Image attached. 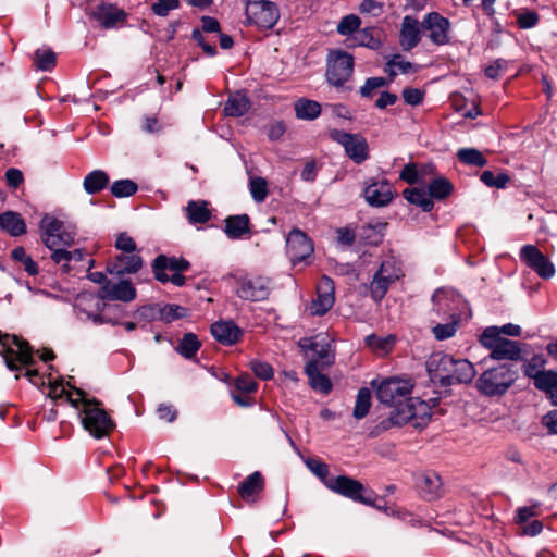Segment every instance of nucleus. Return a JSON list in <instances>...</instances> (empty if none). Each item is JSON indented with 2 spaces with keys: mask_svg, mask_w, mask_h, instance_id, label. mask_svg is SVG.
<instances>
[{
  "mask_svg": "<svg viewBox=\"0 0 557 557\" xmlns=\"http://www.w3.org/2000/svg\"><path fill=\"white\" fill-rule=\"evenodd\" d=\"M211 334L219 343L232 345L238 341L242 331L232 321H219L211 325Z\"/></svg>",
  "mask_w": 557,
  "mask_h": 557,
  "instance_id": "nucleus-27",
  "label": "nucleus"
},
{
  "mask_svg": "<svg viewBox=\"0 0 557 557\" xmlns=\"http://www.w3.org/2000/svg\"><path fill=\"white\" fill-rule=\"evenodd\" d=\"M364 198L371 206H386L393 199V186L387 181L374 182L366 187Z\"/></svg>",
  "mask_w": 557,
  "mask_h": 557,
  "instance_id": "nucleus-25",
  "label": "nucleus"
},
{
  "mask_svg": "<svg viewBox=\"0 0 557 557\" xmlns=\"http://www.w3.org/2000/svg\"><path fill=\"white\" fill-rule=\"evenodd\" d=\"M327 490L352 502L376 506V495L360 481L348 475L334 476L329 481Z\"/></svg>",
  "mask_w": 557,
  "mask_h": 557,
  "instance_id": "nucleus-7",
  "label": "nucleus"
},
{
  "mask_svg": "<svg viewBox=\"0 0 557 557\" xmlns=\"http://www.w3.org/2000/svg\"><path fill=\"white\" fill-rule=\"evenodd\" d=\"M0 227L11 236H21L26 233V224L20 213L7 211L0 214Z\"/></svg>",
  "mask_w": 557,
  "mask_h": 557,
  "instance_id": "nucleus-32",
  "label": "nucleus"
},
{
  "mask_svg": "<svg viewBox=\"0 0 557 557\" xmlns=\"http://www.w3.org/2000/svg\"><path fill=\"white\" fill-rule=\"evenodd\" d=\"M76 396L81 397L79 416L83 426L96 438L107 436L114 428V423L108 416L98 400L86 398V394L81 388H74Z\"/></svg>",
  "mask_w": 557,
  "mask_h": 557,
  "instance_id": "nucleus-2",
  "label": "nucleus"
},
{
  "mask_svg": "<svg viewBox=\"0 0 557 557\" xmlns=\"http://www.w3.org/2000/svg\"><path fill=\"white\" fill-rule=\"evenodd\" d=\"M458 319H453V322L446 324H437L432 329L436 339L444 341L450 338L456 333V325Z\"/></svg>",
  "mask_w": 557,
  "mask_h": 557,
  "instance_id": "nucleus-57",
  "label": "nucleus"
},
{
  "mask_svg": "<svg viewBox=\"0 0 557 557\" xmlns=\"http://www.w3.org/2000/svg\"><path fill=\"white\" fill-rule=\"evenodd\" d=\"M418 486L420 494L428 500H434L442 495V480L434 472L423 474Z\"/></svg>",
  "mask_w": 557,
  "mask_h": 557,
  "instance_id": "nucleus-31",
  "label": "nucleus"
},
{
  "mask_svg": "<svg viewBox=\"0 0 557 557\" xmlns=\"http://www.w3.org/2000/svg\"><path fill=\"white\" fill-rule=\"evenodd\" d=\"M305 465L327 488L329 481L334 479V476L330 475L329 466L317 458L305 459Z\"/></svg>",
  "mask_w": 557,
  "mask_h": 557,
  "instance_id": "nucleus-45",
  "label": "nucleus"
},
{
  "mask_svg": "<svg viewBox=\"0 0 557 557\" xmlns=\"http://www.w3.org/2000/svg\"><path fill=\"white\" fill-rule=\"evenodd\" d=\"M115 248L120 253H135L136 244L129 235L121 233L115 240Z\"/></svg>",
  "mask_w": 557,
  "mask_h": 557,
  "instance_id": "nucleus-61",
  "label": "nucleus"
},
{
  "mask_svg": "<svg viewBox=\"0 0 557 557\" xmlns=\"http://www.w3.org/2000/svg\"><path fill=\"white\" fill-rule=\"evenodd\" d=\"M545 366V359L542 356L532 357L525 364L523 373L525 376L534 380L543 370Z\"/></svg>",
  "mask_w": 557,
  "mask_h": 557,
  "instance_id": "nucleus-56",
  "label": "nucleus"
},
{
  "mask_svg": "<svg viewBox=\"0 0 557 557\" xmlns=\"http://www.w3.org/2000/svg\"><path fill=\"white\" fill-rule=\"evenodd\" d=\"M224 232L232 239L240 238L249 233V216L240 214L226 218Z\"/></svg>",
  "mask_w": 557,
  "mask_h": 557,
  "instance_id": "nucleus-33",
  "label": "nucleus"
},
{
  "mask_svg": "<svg viewBox=\"0 0 557 557\" xmlns=\"http://www.w3.org/2000/svg\"><path fill=\"white\" fill-rule=\"evenodd\" d=\"M137 189V184L132 180H119L111 185V194L117 198L129 197L134 195Z\"/></svg>",
  "mask_w": 557,
  "mask_h": 557,
  "instance_id": "nucleus-51",
  "label": "nucleus"
},
{
  "mask_svg": "<svg viewBox=\"0 0 557 557\" xmlns=\"http://www.w3.org/2000/svg\"><path fill=\"white\" fill-rule=\"evenodd\" d=\"M509 62L503 59H497L493 64L485 69V75L488 78H499L508 69Z\"/></svg>",
  "mask_w": 557,
  "mask_h": 557,
  "instance_id": "nucleus-62",
  "label": "nucleus"
},
{
  "mask_svg": "<svg viewBox=\"0 0 557 557\" xmlns=\"http://www.w3.org/2000/svg\"><path fill=\"white\" fill-rule=\"evenodd\" d=\"M185 309L175 305H168L160 310L161 319L171 322L184 315Z\"/></svg>",
  "mask_w": 557,
  "mask_h": 557,
  "instance_id": "nucleus-64",
  "label": "nucleus"
},
{
  "mask_svg": "<svg viewBox=\"0 0 557 557\" xmlns=\"http://www.w3.org/2000/svg\"><path fill=\"white\" fill-rule=\"evenodd\" d=\"M360 25L361 20L359 18V16L355 14H349L344 16L339 21L337 25V33L341 34L342 36H348L352 33H357Z\"/></svg>",
  "mask_w": 557,
  "mask_h": 557,
  "instance_id": "nucleus-53",
  "label": "nucleus"
},
{
  "mask_svg": "<svg viewBox=\"0 0 557 557\" xmlns=\"http://www.w3.org/2000/svg\"><path fill=\"white\" fill-rule=\"evenodd\" d=\"M520 260L544 280L555 275L553 262L534 245H524L519 251Z\"/></svg>",
  "mask_w": 557,
  "mask_h": 557,
  "instance_id": "nucleus-16",
  "label": "nucleus"
},
{
  "mask_svg": "<svg viewBox=\"0 0 557 557\" xmlns=\"http://www.w3.org/2000/svg\"><path fill=\"white\" fill-rule=\"evenodd\" d=\"M11 256L14 261L20 262L23 265L28 275L35 276L38 274L37 263L26 253L23 247H16L13 249Z\"/></svg>",
  "mask_w": 557,
  "mask_h": 557,
  "instance_id": "nucleus-49",
  "label": "nucleus"
},
{
  "mask_svg": "<svg viewBox=\"0 0 557 557\" xmlns=\"http://www.w3.org/2000/svg\"><path fill=\"white\" fill-rule=\"evenodd\" d=\"M180 0H157L152 4V11L158 16H166L171 10L177 9Z\"/></svg>",
  "mask_w": 557,
  "mask_h": 557,
  "instance_id": "nucleus-60",
  "label": "nucleus"
},
{
  "mask_svg": "<svg viewBox=\"0 0 557 557\" xmlns=\"http://www.w3.org/2000/svg\"><path fill=\"white\" fill-rule=\"evenodd\" d=\"M91 16L104 28L116 27L122 25L126 20L124 10L112 4H101L97 7L92 11Z\"/></svg>",
  "mask_w": 557,
  "mask_h": 557,
  "instance_id": "nucleus-23",
  "label": "nucleus"
},
{
  "mask_svg": "<svg viewBox=\"0 0 557 557\" xmlns=\"http://www.w3.org/2000/svg\"><path fill=\"white\" fill-rule=\"evenodd\" d=\"M412 69V63L405 60L400 54H395L387 61L384 72L394 78L398 73H408Z\"/></svg>",
  "mask_w": 557,
  "mask_h": 557,
  "instance_id": "nucleus-48",
  "label": "nucleus"
},
{
  "mask_svg": "<svg viewBox=\"0 0 557 557\" xmlns=\"http://www.w3.org/2000/svg\"><path fill=\"white\" fill-rule=\"evenodd\" d=\"M356 45L363 46L370 49H379L381 46L380 38L375 35L374 27H366L358 30L354 37Z\"/></svg>",
  "mask_w": 557,
  "mask_h": 557,
  "instance_id": "nucleus-43",
  "label": "nucleus"
},
{
  "mask_svg": "<svg viewBox=\"0 0 557 557\" xmlns=\"http://www.w3.org/2000/svg\"><path fill=\"white\" fill-rule=\"evenodd\" d=\"M270 280L264 276H245L237 280L236 295L250 301H262L270 295Z\"/></svg>",
  "mask_w": 557,
  "mask_h": 557,
  "instance_id": "nucleus-17",
  "label": "nucleus"
},
{
  "mask_svg": "<svg viewBox=\"0 0 557 557\" xmlns=\"http://www.w3.org/2000/svg\"><path fill=\"white\" fill-rule=\"evenodd\" d=\"M249 190L256 202H263L268 196V183L263 177H252L249 183Z\"/></svg>",
  "mask_w": 557,
  "mask_h": 557,
  "instance_id": "nucleus-52",
  "label": "nucleus"
},
{
  "mask_svg": "<svg viewBox=\"0 0 557 557\" xmlns=\"http://www.w3.org/2000/svg\"><path fill=\"white\" fill-rule=\"evenodd\" d=\"M34 63L40 71H50L55 65V54L50 49H37L34 57Z\"/></svg>",
  "mask_w": 557,
  "mask_h": 557,
  "instance_id": "nucleus-50",
  "label": "nucleus"
},
{
  "mask_svg": "<svg viewBox=\"0 0 557 557\" xmlns=\"http://www.w3.org/2000/svg\"><path fill=\"white\" fill-rule=\"evenodd\" d=\"M99 298L129 302L136 298V288L128 280L104 282L99 289Z\"/></svg>",
  "mask_w": 557,
  "mask_h": 557,
  "instance_id": "nucleus-20",
  "label": "nucleus"
},
{
  "mask_svg": "<svg viewBox=\"0 0 557 557\" xmlns=\"http://www.w3.org/2000/svg\"><path fill=\"white\" fill-rule=\"evenodd\" d=\"M296 116L300 120L312 121L320 116L321 104L318 101L300 98L295 102Z\"/></svg>",
  "mask_w": 557,
  "mask_h": 557,
  "instance_id": "nucleus-37",
  "label": "nucleus"
},
{
  "mask_svg": "<svg viewBox=\"0 0 557 557\" xmlns=\"http://www.w3.org/2000/svg\"><path fill=\"white\" fill-rule=\"evenodd\" d=\"M152 268L156 278L161 283H166L169 282V275L165 273V270L180 273L189 268V262L182 258H168L161 255L154 259Z\"/></svg>",
  "mask_w": 557,
  "mask_h": 557,
  "instance_id": "nucleus-24",
  "label": "nucleus"
},
{
  "mask_svg": "<svg viewBox=\"0 0 557 557\" xmlns=\"http://www.w3.org/2000/svg\"><path fill=\"white\" fill-rule=\"evenodd\" d=\"M412 388L413 384L409 379L388 377L377 385L376 397L381 403L397 408L404 405L401 400L411 393Z\"/></svg>",
  "mask_w": 557,
  "mask_h": 557,
  "instance_id": "nucleus-10",
  "label": "nucleus"
},
{
  "mask_svg": "<svg viewBox=\"0 0 557 557\" xmlns=\"http://www.w3.org/2000/svg\"><path fill=\"white\" fill-rule=\"evenodd\" d=\"M534 386L544 392L554 406H557V372L542 371L534 380Z\"/></svg>",
  "mask_w": 557,
  "mask_h": 557,
  "instance_id": "nucleus-28",
  "label": "nucleus"
},
{
  "mask_svg": "<svg viewBox=\"0 0 557 557\" xmlns=\"http://www.w3.org/2000/svg\"><path fill=\"white\" fill-rule=\"evenodd\" d=\"M354 57L342 50H332L327 55L326 81L335 86H343L352 75Z\"/></svg>",
  "mask_w": 557,
  "mask_h": 557,
  "instance_id": "nucleus-9",
  "label": "nucleus"
},
{
  "mask_svg": "<svg viewBox=\"0 0 557 557\" xmlns=\"http://www.w3.org/2000/svg\"><path fill=\"white\" fill-rule=\"evenodd\" d=\"M421 23L410 15L403 18L400 28V45L404 50H411L418 46L421 40Z\"/></svg>",
  "mask_w": 557,
  "mask_h": 557,
  "instance_id": "nucleus-26",
  "label": "nucleus"
},
{
  "mask_svg": "<svg viewBox=\"0 0 557 557\" xmlns=\"http://www.w3.org/2000/svg\"><path fill=\"white\" fill-rule=\"evenodd\" d=\"M94 300V297L89 294L78 295L75 300V309L78 311L79 319H84L83 314L87 320L92 321L94 324L100 325L103 323L117 324V320L109 317L106 313H91L85 309V305Z\"/></svg>",
  "mask_w": 557,
  "mask_h": 557,
  "instance_id": "nucleus-29",
  "label": "nucleus"
},
{
  "mask_svg": "<svg viewBox=\"0 0 557 557\" xmlns=\"http://www.w3.org/2000/svg\"><path fill=\"white\" fill-rule=\"evenodd\" d=\"M457 157L460 162L468 165L484 166L487 163L482 152L474 148H461Z\"/></svg>",
  "mask_w": 557,
  "mask_h": 557,
  "instance_id": "nucleus-47",
  "label": "nucleus"
},
{
  "mask_svg": "<svg viewBox=\"0 0 557 557\" xmlns=\"http://www.w3.org/2000/svg\"><path fill=\"white\" fill-rule=\"evenodd\" d=\"M187 218L190 224H205L211 219L207 201L191 200L186 207Z\"/></svg>",
  "mask_w": 557,
  "mask_h": 557,
  "instance_id": "nucleus-36",
  "label": "nucleus"
},
{
  "mask_svg": "<svg viewBox=\"0 0 557 557\" xmlns=\"http://www.w3.org/2000/svg\"><path fill=\"white\" fill-rule=\"evenodd\" d=\"M330 138L345 149L346 154L357 164L369 158V146L367 139L360 134H350L341 129L330 131Z\"/></svg>",
  "mask_w": 557,
  "mask_h": 557,
  "instance_id": "nucleus-12",
  "label": "nucleus"
},
{
  "mask_svg": "<svg viewBox=\"0 0 557 557\" xmlns=\"http://www.w3.org/2000/svg\"><path fill=\"white\" fill-rule=\"evenodd\" d=\"M426 368L431 380L441 386H449L456 383H470L475 376L474 366L467 359H455L444 352L433 354Z\"/></svg>",
  "mask_w": 557,
  "mask_h": 557,
  "instance_id": "nucleus-1",
  "label": "nucleus"
},
{
  "mask_svg": "<svg viewBox=\"0 0 557 557\" xmlns=\"http://www.w3.org/2000/svg\"><path fill=\"white\" fill-rule=\"evenodd\" d=\"M201 344L198 341L197 336L193 333H186L180 341L176 351L187 358L191 359L196 356L197 351L199 350Z\"/></svg>",
  "mask_w": 557,
  "mask_h": 557,
  "instance_id": "nucleus-41",
  "label": "nucleus"
},
{
  "mask_svg": "<svg viewBox=\"0 0 557 557\" xmlns=\"http://www.w3.org/2000/svg\"><path fill=\"white\" fill-rule=\"evenodd\" d=\"M65 246L54 247L50 249L52 251L51 259L55 264H60L62 271L67 273L72 270V264L70 263V250L64 248Z\"/></svg>",
  "mask_w": 557,
  "mask_h": 557,
  "instance_id": "nucleus-55",
  "label": "nucleus"
},
{
  "mask_svg": "<svg viewBox=\"0 0 557 557\" xmlns=\"http://www.w3.org/2000/svg\"><path fill=\"white\" fill-rule=\"evenodd\" d=\"M432 417V407L429 403L418 398H408L404 405L395 408L387 420L382 422L383 429L392 425H404L410 423L414 428L422 429L426 426Z\"/></svg>",
  "mask_w": 557,
  "mask_h": 557,
  "instance_id": "nucleus-3",
  "label": "nucleus"
},
{
  "mask_svg": "<svg viewBox=\"0 0 557 557\" xmlns=\"http://www.w3.org/2000/svg\"><path fill=\"white\" fill-rule=\"evenodd\" d=\"M433 311L438 315L459 319L460 309L465 301L462 297L453 288H437L433 296Z\"/></svg>",
  "mask_w": 557,
  "mask_h": 557,
  "instance_id": "nucleus-15",
  "label": "nucleus"
},
{
  "mask_svg": "<svg viewBox=\"0 0 557 557\" xmlns=\"http://www.w3.org/2000/svg\"><path fill=\"white\" fill-rule=\"evenodd\" d=\"M421 28L428 33L429 39L436 46H445L451 41V24L438 12L428 13L421 22Z\"/></svg>",
  "mask_w": 557,
  "mask_h": 557,
  "instance_id": "nucleus-14",
  "label": "nucleus"
},
{
  "mask_svg": "<svg viewBox=\"0 0 557 557\" xmlns=\"http://www.w3.org/2000/svg\"><path fill=\"white\" fill-rule=\"evenodd\" d=\"M250 108V101L245 94L237 92L230 96L224 106V113L227 116H243Z\"/></svg>",
  "mask_w": 557,
  "mask_h": 557,
  "instance_id": "nucleus-35",
  "label": "nucleus"
},
{
  "mask_svg": "<svg viewBox=\"0 0 557 557\" xmlns=\"http://www.w3.org/2000/svg\"><path fill=\"white\" fill-rule=\"evenodd\" d=\"M480 178L486 186L496 188H505L509 182V176L504 172L495 175L492 171H484Z\"/></svg>",
  "mask_w": 557,
  "mask_h": 557,
  "instance_id": "nucleus-54",
  "label": "nucleus"
},
{
  "mask_svg": "<svg viewBox=\"0 0 557 557\" xmlns=\"http://www.w3.org/2000/svg\"><path fill=\"white\" fill-rule=\"evenodd\" d=\"M480 343L491 351L490 358L494 360H519L521 357L519 343L500 336L498 326L486 327Z\"/></svg>",
  "mask_w": 557,
  "mask_h": 557,
  "instance_id": "nucleus-5",
  "label": "nucleus"
},
{
  "mask_svg": "<svg viewBox=\"0 0 557 557\" xmlns=\"http://www.w3.org/2000/svg\"><path fill=\"white\" fill-rule=\"evenodd\" d=\"M366 344L374 352L380 355L387 354L395 344V337L389 335L386 337H380L376 335H369L366 337Z\"/></svg>",
  "mask_w": 557,
  "mask_h": 557,
  "instance_id": "nucleus-46",
  "label": "nucleus"
},
{
  "mask_svg": "<svg viewBox=\"0 0 557 557\" xmlns=\"http://www.w3.org/2000/svg\"><path fill=\"white\" fill-rule=\"evenodd\" d=\"M400 275L401 271L394 261H383L370 283V294L373 300L380 302L386 295L391 284L396 282Z\"/></svg>",
  "mask_w": 557,
  "mask_h": 557,
  "instance_id": "nucleus-13",
  "label": "nucleus"
},
{
  "mask_svg": "<svg viewBox=\"0 0 557 557\" xmlns=\"http://www.w3.org/2000/svg\"><path fill=\"white\" fill-rule=\"evenodd\" d=\"M109 182L110 177L104 171L94 170L85 176L83 186L87 194L94 195L104 189Z\"/></svg>",
  "mask_w": 557,
  "mask_h": 557,
  "instance_id": "nucleus-34",
  "label": "nucleus"
},
{
  "mask_svg": "<svg viewBox=\"0 0 557 557\" xmlns=\"http://www.w3.org/2000/svg\"><path fill=\"white\" fill-rule=\"evenodd\" d=\"M371 408V392L367 387H362L358 391L356 404L354 408V417L357 420L363 419Z\"/></svg>",
  "mask_w": 557,
  "mask_h": 557,
  "instance_id": "nucleus-44",
  "label": "nucleus"
},
{
  "mask_svg": "<svg viewBox=\"0 0 557 557\" xmlns=\"http://www.w3.org/2000/svg\"><path fill=\"white\" fill-rule=\"evenodd\" d=\"M250 368L255 375L261 380H270L273 376V368L268 362L253 360L250 362Z\"/></svg>",
  "mask_w": 557,
  "mask_h": 557,
  "instance_id": "nucleus-58",
  "label": "nucleus"
},
{
  "mask_svg": "<svg viewBox=\"0 0 557 557\" xmlns=\"http://www.w3.org/2000/svg\"><path fill=\"white\" fill-rule=\"evenodd\" d=\"M383 3L375 0H363L359 5V11L362 14H370L372 16H380L383 13Z\"/></svg>",
  "mask_w": 557,
  "mask_h": 557,
  "instance_id": "nucleus-63",
  "label": "nucleus"
},
{
  "mask_svg": "<svg viewBox=\"0 0 557 557\" xmlns=\"http://www.w3.org/2000/svg\"><path fill=\"white\" fill-rule=\"evenodd\" d=\"M39 227L41 240L49 249L74 244L75 232L51 214H45L42 216Z\"/></svg>",
  "mask_w": 557,
  "mask_h": 557,
  "instance_id": "nucleus-8",
  "label": "nucleus"
},
{
  "mask_svg": "<svg viewBox=\"0 0 557 557\" xmlns=\"http://www.w3.org/2000/svg\"><path fill=\"white\" fill-rule=\"evenodd\" d=\"M286 252L290 261L296 264L311 256L313 245L302 231L294 228L286 238Z\"/></svg>",
  "mask_w": 557,
  "mask_h": 557,
  "instance_id": "nucleus-19",
  "label": "nucleus"
},
{
  "mask_svg": "<svg viewBox=\"0 0 557 557\" xmlns=\"http://www.w3.org/2000/svg\"><path fill=\"white\" fill-rule=\"evenodd\" d=\"M0 355L11 371L17 370L18 364L27 367L34 362L28 343L14 335L0 333Z\"/></svg>",
  "mask_w": 557,
  "mask_h": 557,
  "instance_id": "nucleus-6",
  "label": "nucleus"
},
{
  "mask_svg": "<svg viewBox=\"0 0 557 557\" xmlns=\"http://www.w3.org/2000/svg\"><path fill=\"white\" fill-rule=\"evenodd\" d=\"M258 384L256 381L247 373L239 375L235 380V387L237 391L243 393H255L257 391Z\"/></svg>",
  "mask_w": 557,
  "mask_h": 557,
  "instance_id": "nucleus-59",
  "label": "nucleus"
},
{
  "mask_svg": "<svg viewBox=\"0 0 557 557\" xmlns=\"http://www.w3.org/2000/svg\"><path fill=\"white\" fill-rule=\"evenodd\" d=\"M263 488V479L259 472L248 475L238 486V493L243 499H251Z\"/></svg>",
  "mask_w": 557,
  "mask_h": 557,
  "instance_id": "nucleus-38",
  "label": "nucleus"
},
{
  "mask_svg": "<svg viewBox=\"0 0 557 557\" xmlns=\"http://www.w3.org/2000/svg\"><path fill=\"white\" fill-rule=\"evenodd\" d=\"M143 267V259L135 253H119L107 263V271L111 274L123 275L136 273Z\"/></svg>",
  "mask_w": 557,
  "mask_h": 557,
  "instance_id": "nucleus-22",
  "label": "nucleus"
},
{
  "mask_svg": "<svg viewBox=\"0 0 557 557\" xmlns=\"http://www.w3.org/2000/svg\"><path fill=\"white\" fill-rule=\"evenodd\" d=\"M305 372L309 379V384L314 391L327 394L332 389L330 379L319 371L318 360H310L306 367Z\"/></svg>",
  "mask_w": 557,
  "mask_h": 557,
  "instance_id": "nucleus-30",
  "label": "nucleus"
},
{
  "mask_svg": "<svg viewBox=\"0 0 557 557\" xmlns=\"http://www.w3.org/2000/svg\"><path fill=\"white\" fill-rule=\"evenodd\" d=\"M517 377V371L510 366L500 364L484 371L476 381V388L485 396H500L508 391Z\"/></svg>",
  "mask_w": 557,
  "mask_h": 557,
  "instance_id": "nucleus-4",
  "label": "nucleus"
},
{
  "mask_svg": "<svg viewBox=\"0 0 557 557\" xmlns=\"http://www.w3.org/2000/svg\"><path fill=\"white\" fill-rule=\"evenodd\" d=\"M49 396L50 398L57 400L65 398V400L74 408L79 409L81 397L73 395L66 389L63 381H49Z\"/></svg>",
  "mask_w": 557,
  "mask_h": 557,
  "instance_id": "nucleus-40",
  "label": "nucleus"
},
{
  "mask_svg": "<svg viewBox=\"0 0 557 557\" xmlns=\"http://www.w3.org/2000/svg\"><path fill=\"white\" fill-rule=\"evenodd\" d=\"M246 16L250 24L270 29L278 21L280 14L275 3L268 0H247Z\"/></svg>",
  "mask_w": 557,
  "mask_h": 557,
  "instance_id": "nucleus-11",
  "label": "nucleus"
},
{
  "mask_svg": "<svg viewBox=\"0 0 557 557\" xmlns=\"http://www.w3.org/2000/svg\"><path fill=\"white\" fill-rule=\"evenodd\" d=\"M430 198L444 199L453 191V184L445 177L434 178L428 186Z\"/></svg>",
  "mask_w": 557,
  "mask_h": 557,
  "instance_id": "nucleus-42",
  "label": "nucleus"
},
{
  "mask_svg": "<svg viewBox=\"0 0 557 557\" xmlns=\"http://www.w3.org/2000/svg\"><path fill=\"white\" fill-rule=\"evenodd\" d=\"M403 195L408 202L420 207L424 212H429L433 209L434 203L429 193H425L423 189L406 188Z\"/></svg>",
  "mask_w": 557,
  "mask_h": 557,
  "instance_id": "nucleus-39",
  "label": "nucleus"
},
{
  "mask_svg": "<svg viewBox=\"0 0 557 557\" xmlns=\"http://www.w3.org/2000/svg\"><path fill=\"white\" fill-rule=\"evenodd\" d=\"M334 290V282L327 276L321 277L317 286V298L310 305L312 315H323L333 307Z\"/></svg>",
  "mask_w": 557,
  "mask_h": 557,
  "instance_id": "nucleus-21",
  "label": "nucleus"
},
{
  "mask_svg": "<svg viewBox=\"0 0 557 557\" xmlns=\"http://www.w3.org/2000/svg\"><path fill=\"white\" fill-rule=\"evenodd\" d=\"M300 345L313 352L314 358L312 360H318V364L329 367L334 363L335 351L333 341L327 334H318L310 339H302Z\"/></svg>",
  "mask_w": 557,
  "mask_h": 557,
  "instance_id": "nucleus-18",
  "label": "nucleus"
}]
</instances>
